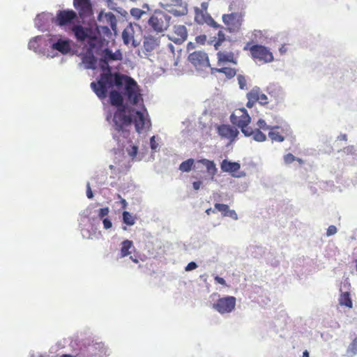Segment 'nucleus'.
Segmentation results:
<instances>
[{
  "mask_svg": "<svg viewBox=\"0 0 357 357\" xmlns=\"http://www.w3.org/2000/svg\"><path fill=\"white\" fill-rule=\"evenodd\" d=\"M100 66L105 73L100 75L97 83L95 82L91 83V87L97 96L102 99L107 96L109 89L114 86L121 89L123 86L126 75L119 73H112L109 66L108 65L107 68L106 64L100 61Z\"/></svg>",
  "mask_w": 357,
  "mask_h": 357,
  "instance_id": "nucleus-1",
  "label": "nucleus"
},
{
  "mask_svg": "<svg viewBox=\"0 0 357 357\" xmlns=\"http://www.w3.org/2000/svg\"><path fill=\"white\" fill-rule=\"evenodd\" d=\"M215 50L218 51L217 59L219 65L226 63L237 64V59L233 52V43L227 39L225 34L222 30H220L217 37L212 41Z\"/></svg>",
  "mask_w": 357,
  "mask_h": 357,
  "instance_id": "nucleus-2",
  "label": "nucleus"
},
{
  "mask_svg": "<svg viewBox=\"0 0 357 357\" xmlns=\"http://www.w3.org/2000/svg\"><path fill=\"white\" fill-rule=\"evenodd\" d=\"M171 19V16L165 11L155 10L150 16L147 24L150 30L160 33L169 28Z\"/></svg>",
  "mask_w": 357,
  "mask_h": 357,
  "instance_id": "nucleus-3",
  "label": "nucleus"
},
{
  "mask_svg": "<svg viewBox=\"0 0 357 357\" xmlns=\"http://www.w3.org/2000/svg\"><path fill=\"white\" fill-rule=\"evenodd\" d=\"M243 50H249L251 57L262 63H271L274 60L273 54L270 49L262 45H251V43H247Z\"/></svg>",
  "mask_w": 357,
  "mask_h": 357,
  "instance_id": "nucleus-4",
  "label": "nucleus"
},
{
  "mask_svg": "<svg viewBox=\"0 0 357 357\" xmlns=\"http://www.w3.org/2000/svg\"><path fill=\"white\" fill-rule=\"evenodd\" d=\"M231 122L241 128L245 136H251L252 128L248 127L251 118L245 108L236 109L230 116Z\"/></svg>",
  "mask_w": 357,
  "mask_h": 357,
  "instance_id": "nucleus-5",
  "label": "nucleus"
},
{
  "mask_svg": "<svg viewBox=\"0 0 357 357\" xmlns=\"http://www.w3.org/2000/svg\"><path fill=\"white\" fill-rule=\"evenodd\" d=\"M244 21V14L234 12L222 15V22L226 26V29L229 33H238Z\"/></svg>",
  "mask_w": 357,
  "mask_h": 357,
  "instance_id": "nucleus-6",
  "label": "nucleus"
},
{
  "mask_svg": "<svg viewBox=\"0 0 357 357\" xmlns=\"http://www.w3.org/2000/svg\"><path fill=\"white\" fill-rule=\"evenodd\" d=\"M123 84H125V95L128 101L132 105H137L141 96L137 82L132 78L126 75Z\"/></svg>",
  "mask_w": 357,
  "mask_h": 357,
  "instance_id": "nucleus-7",
  "label": "nucleus"
},
{
  "mask_svg": "<svg viewBox=\"0 0 357 357\" xmlns=\"http://www.w3.org/2000/svg\"><path fill=\"white\" fill-rule=\"evenodd\" d=\"M131 115L128 112L126 107L117 108L113 118L115 129L119 132L124 126H130L132 123Z\"/></svg>",
  "mask_w": 357,
  "mask_h": 357,
  "instance_id": "nucleus-8",
  "label": "nucleus"
},
{
  "mask_svg": "<svg viewBox=\"0 0 357 357\" xmlns=\"http://www.w3.org/2000/svg\"><path fill=\"white\" fill-rule=\"evenodd\" d=\"M236 302V300L234 296L222 297L213 303V308L220 314L230 313L235 309Z\"/></svg>",
  "mask_w": 357,
  "mask_h": 357,
  "instance_id": "nucleus-9",
  "label": "nucleus"
},
{
  "mask_svg": "<svg viewBox=\"0 0 357 357\" xmlns=\"http://www.w3.org/2000/svg\"><path fill=\"white\" fill-rule=\"evenodd\" d=\"M77 19V14L73 10H59L56 13L54 22L60 26L73 24Z\"/></svg>",
  "mask_w": 357,
  "mask_h": 357,
  "instance_id": "nucleus-10",
  "label": "nucleus"
},
{
  "mask_svg": "<svg viewBox=\"0 0 357 357\" xmlns=\"http://www.w3.org/2000/svg\"><path fill=\"white\" fill-rule=\"evenodd\" d=\"M188 59L197 69H202L210 66L207 54L202 51H195L190 54Z\"/></svg>",
  "mask_w": 357,
  "mask_h": 357,
  "instance_id": "nucleus-11",
  "label": "nucleus"
},
{
  "mask_svg": "<svg viewBox=\"0 0 357 357\" xmlns=\"http://www.w3.org/2000/svg\"><path fill=\"white\" fill-rule=\"evenodd\" d=\"M166 7H176L171 8L169 11L174 16L179 17L188 14V4L184 0H166Z\"/></svg>",
  "mask_w": 357,
  "mask_h": 357,
  "instance_id": "nucleus-12",
  "label": "nucleus"
},
{
  "mask_svg": "<svg viewBox=\"0 0 357 357\" xmlns=\"http://www.w3.org/2000/svg\"><path fill=\"white\" fill-rule=\"evenodd\" d=\"M128 112L132 114V123H134L136 131L141 132L146 126L150 125V121L146 120L144 114L139 111H137L133 108L128 109Z\"/></svg>",
  "mask_w": 357,
  "mask_h": 357,
  "instance_id": "nucleus-13",
  "label": "nucleus"
},
{
  "mask_svg": "<svg viewBox=\"0 0 357 357\" xmlns=\"http://www.w3.org/2000/svg\"><path fill=\"white\" fill-rule=\"evenodd\" d=\"M168 37L174 43L181 44L187 39V29L184 25H175L172 32L168 35Z\"/></svg>",
  "mask_w": 357,
  "mask_h": 357,
  "instance_id": "nucleus-14",
  "label": "nucleus"
},
{
  "mask_svg": "<svg viewBox=\"0 0 357 357\" xmlns=\"http://www.w3.org/2000/svg\"><path fill=\"white\" fill-rule=\"evenodd\" d=\"M73 6L82 19L89 17L93 13L90 0H73Z\"/></svg>",
  "mask_w": 357,
  "mask_h": 357,
  "instance_id": "nucleus-15",
  "label": "nucleus"
},
{
  "mask_svg": "<svg viewBox=\"0 0 357 357\" xmlns=\"http://www.w3.org/2000/svg\"><path fill=\"white\" fill-rule=\"evenodd\" d=\"M195 19L197 23L200 24H206L214 28L220 27V25L218 24L207 12H204V10H199V8H195Z\"/></svg>",
  "mask_w": 357,
  "mask_h": 357,
  "instance_id": "nucleus-16",
  "label": "nucleus"
},
{
  "mask_svg": "<svg viewBox=\"0 0 357 357\" xmlns=\"http://www.w3.org/2000/svg\"><path fill=\"white\" fill-rule=\"evenodd\" d=\"M217 131L222 138L228 139L231 142L234 141L239 133L236 128L227 124L218 126Z\"/></svg>",
  "mask_w": 357,
  "mask_h": 357,
  "instance_id": "nucleus-17",
  "label": "nucleus"
},
{
  "mask_svg": "<svg viewBox=\"0 0 357 357\" xmlns=\"http://www.w3.org/2000/svg\"><path fill=\"white\" fill-rule=\"evenodd\" d=\"M102 57L100 59V62L106 64L108 68V63L110 61H121L123 59L122 53L120 50H116L115 52L108 48L102 51Z\"/></svg>",
  "mask_w": 357,
  "mask_h": 357,
  "instance_id": "nucleus-18",
  "label": "nucleus"
},
{
  "mask_svg": "<svg viewBox=\"0 0 357 357\" xmlns=\"http://www.w3.org/2000/svg\"><path fill=\"white\" fill-rule=\"evenodd\" d=\"M51 48L61 52L62 54H66L71 50L70 40L68 39L60 38L52 44Z\"/></svg>",
  "mask_w": 357,
  "mask_h": 357,
  "instance_id": "nucleus-19",
  "label": "nucleus"
},
{
  "mask_svg": "<svg viewBox=\"0 0 357 357\" xmlns=\"http://www.w3.org/2000/svg\"><path fill=\"white\" fill-rule=\"evenodd\" d=\"M98 20L103 24H105V26H110L113 30H115L116 27V19L115 15L111 13H102L101 12L98 15Z\"/></svg>",
  "mask_w": 357,
  "mask_h": 357,
  "instance_id": "nucleus-20",
  "label": "nucleus"
},
{
  "mask_svg": "<svg viewBox=\"0 0 357 357\" xmlns=\"http://www.w3.org/2000/svg\"><path fill=\"white\" fill-rule=\"evenodd\" d=\"M72 31L78 41L82 42L87 38H90V30L88 28L83 27L82 25H74L72 27Z\"/></svg>",
  "mask_w": 357,
  "mask_h": 357,
  "instance_id": "nucleus-21",
  "label": "nucleus"
},
{
  "mask_svg": "<svg viewBox=\"0 0 357 357\" xmlns=\"http://www.w3.org/2000/svg\"><path fill=\"white\" fill-rule=\"evenodd\" d=\"M159 38L151 35L146 36L143 43L144 49L146 52H152L159 45Z\"/></svg>",
  "mask_w": 357,
  "mask_h": 357,
  "instance_id": "nucleus-22",
  "label": "nucleus"
},
{
  "mask_svg": "<svg viewBox=\"0 0 357 357\" xmlns=\"http://www.w3.org/2000/svg\"><path fill=\"white\" fill-rule=\"evenodd\" d=\"M220 167L222 172H229L234 175V173L240 169L241 165L238 162H231L225 159L221 162Z\"/></svg>",
  "mask_w": 357,
  "mask_h": 357,
  "instance_id": "nucleus-23",
  "label": "nucleus"
},
{
  "mask_svg": "<svg viewBox=\"0 0 357 357\" xmlns=\"http://www.w3.org/2000/svg\"><path fill=\"white\" fill-rule=\"evenodd\" d=\"M110 103L112 105L116 106L118 108H123L126 106L123 105V98L120 92L113 90L109 93Z\"/></svg>",
  "mask_w": 357,
  "mask_h": 357,
  "instance_id": "nucleus-24",
  "label": "nucleus"
},
{
  "mask_svg": "<svg viewBox=\"0 0 357 357\" xmlns=\"http://www.w3.org/2000/svg\"><path fill=\"white\" fill-rule=\"evenodd\" d=\"M122 38L126 45L132 43L134 47H137V44L135 43L134 30L132 26H128L124 29L122 33Z\"/></svg>",
  "mask_w": 357,
  "mask_h": 357,
  "instance_id": "nucleus-25",
  "label": "nucleus"
},
{
  "mask_svg": "<svg viewBox=\"0 0 357 357\" xmlns=\"http://www.w3.org/2000/svg\"><path fill=\"white\" fill-rule=\"evenodd\" d=\"M221 73L226 75L228 79L233 78L236 75V70L235 68L224 67L220 68H212L211 73Z\"/></svg>",
  "mask_w": 357,
  "mask_h": 357,
  "instance_id": "nucleus-26",
  "label": "nucleus"
},
{
  "mask_svg": "<svg viewBox=\"0 0 357 357\" xmlns=\"http://www.w3.org/2000/svg\"><path fill=\"white\" fill-rule=\"evenodd\" d=\"M199 162L202 163L206 168L207 172L214 176L217 173V168L215 162L213 160H209L208 159H201L199 160Z\"/></svg>",
  "mask_w": 357,
  "mask_h": 357,
  "instance_id": "nucleus-27",
  "label": "nucleus"
},
{
  "mask_svg": "<svg viewBox=\"0 0 357 357\" xmlns=\"http://www.w3.org/2000/svg\"><path fill=\"white\" fill-rule=\"evenodd\" d=\"M252 90L255 95L257 102H259V103L262 105H265L268 103L267 96L261 91L259 87L255 86L252 89Z\"/></svg>",
  "mask_w": 357,
  "mask_h": 357,
  "instance_id": "nucleus-28",
  "label": "nucleus"
},
{
  "mask_svg": "<svg viewBox=\"0 0 357 357\" xmlns=\"http://www.w3.org/2000/svg\"><path fill=\"white\" fill-rule=\"evenodd\" d=\"M339 304L341 306H346L349 308H352L353 303L350 297V294L348 291L341 293L339 298Z\"/></svg>",
  "mask_w": 357,
  "mask_h": 357,
  "instance_id": "nucleus-29",
  "label": "nucleus"
},
{
  "mask_svg": "<svg viewBox=\"0 0 357 357\" xmlns=\"http://www.w3.org/2000/svg\"><path fill=\"white\" fill-rule=\"evenodd\" d=\"M133 248V243L130 240H125L121 243V248L120 252V257L123 258L128 256L131 252L130 249Z\"/></svg>",
  "mask_w": 357,
  "mask_h": 357,
  "instance_id": "nucleus-30",
  "label": "nucleus"
},
{
  "mask_svg": "<svg viewBox=\"0 0 357 357\" xmlns=\"http://www.w3.org/2000/svg\"><path fill=\"white\" fill-rule=\"evenodd\" d=\"M83 63L87 65L88 68L94 69L96 64V59L92 53L86 54L83 57Z\"/></svg>",
  "mask_w": 357,
  "mask_h": 357,
  "instance_id": "nucleus-31",
  "label": "nucleus"
},
{
  "mask_svg": "<svg viewBox=\"0 0 357 357\" xmlns=\"http://www.w3.org/2000/svg\"><path fill=\"white\" fill-rule=\"evenodd\" d=\"M357 354V336L353 340V341L348 346L346 355L349 357H353Z\"/></svg>",
  "mask_w": 357,
  "mask_h": 357,
  "instance_id": "nucleus-32",
  "label": "nucleus"
},
{
  "mask_svg": "<svg viewBox=\"0 0 357 357\" xmlns=\"http://www.w3.org/2000/svg\"><path fill=\"white\" fill-rule=\"evenodd\" d=\"M279 128L278 126H273L271 128V131L268 132V137L272 141L281 142H283L284 138L282 136L280 132L275 131V129Z\"/></svg>",
  "mask_w": 357,
  "mask_h": 357,
  "instance_id": "nucleus-33",
  "label": "nucleus"
},
{
  "mask_svg": "<svg viewBox=\"0 0 357 357\" xmlns=\"http://www.w3.org/2000/svg\"><path fill=\"white\" fill-rule=\"evenodd\" d=\"M194 165V160L192 158L188 159L181 163L179 169L183 172H190Z\"/></svg>",
  "mask_w": 357,
  "mask_h": 357,
  "instance_id": "nucleus-34",
  "label": "nucleus"
},
{
  "mask_svg": "<svg viewBox=\"0 0 357 357\" xmlns=\"http://www.w3.org/2000/svg\"><path fill=\"white\" fill-rule=\"evenodd\" d=\"M136 221V217L132 215L128 211H123V222L127 225L132 226L135 225Z\"/></svg>",
  "mask_w": 357,
  "mask_h": 357,
  "instance_id": "nucleus-35",
  "label": "nucleus"
},
{
  "mask_svg": "<svg viewBox=\"0 0 357 357\" xmlns=\"http://www.w3.org/2000/svg\"><path fill=\"white\" fill-rule=\"evenodd\" d=\"M252 135L253 136V139L257 142H262L266 139V136L259 129H252L251 136Z\"/></svg>",
  "mask_w": 357,
  "mask_h": 357,
  "instance_id": "nucleus-36",
  "label": "nucleus"
},
{
  "mask_svg": "<svg viewBox=\"0 0 357 357\" xmlns=\"http://www.w3.org/2000/svg\"><path fill=\"white\" fill-rule=\"evenodd\" d=\"M41 39L40 36L35 37L30 40L29 42V48L30 50H33L35 52H37L40 47V45L38 44V40Z\"/></svg>",
  "mask_w": 357,
  "mask_h": 357,
  "instance_id": "nucleus-37",
  "label": "nucleus"
},
{
  "mask_svg": "<svg viewBox=\"0 0 357 357\" xmlns=\"http://www.w3.org/2000/svg\"><path fill=\"white\" fill-rule=\"evenodd\" d=\"M246 96L248 98V102H247L246 106L248 108H252L253 107V105H255V103L257 102V100L255 98V95L254 92H252V89L250 90V92H248L247 93Z\"/></svg>",
  "mask_w": 357,
  "mask_h": 357,
  "instance_id": "nucleus-38",
  "label": "nucleus"
},
{
  "mask_svg": "<svg viewBox=\"0 0 357 357\" xmlns=\"http://www.w3.org/2000/svg\"><path fill=\"white\" fill-rule=\"evenodd\" d=\"M144 14H146L145 11L137 8H133L130 10V15L137 20H139Z\"/></svg>",
  "mask_w": 357,
  "mask_h": 357,
  "instance_id": "nucleus-39",
  "label": "nucleus"
},
{
  "mask_svg": "<svg viewBox=\"0 0 357 357\" xmlns=\"http://www.w3.org/2000/svg\"><path fill=\"white\" fill-rule=\"evenodd\" d=\"M215 208L218 211L221 212L223 216L227 215V212L229 211V206L227 204L216 203L215 204Z\"/></svg>",
  "mask_w": 357,
  "mask_h": 357,
  "instance_id": "nucleus-40",
  "label": "nucleus"
},
{
  "mask_svg": "<svg viewBox=\"0 0 357 357\" xmlns=\"http://www.w3.org/2000/svg\"><path fill=\"white\" fill-rule=\"evenodd\" d=\"M238 82L239 84V87L241 89H245L247 88V82L245 77L242 75H238L237 76Z\"/></svg>",
  "mask_w": 357,
  "mask_h": 357,
  "instance_id": "nucleus-41",
  "label": "nucleus"
},
{
  "mask_svg": "<svg viewBox=\"0 0 357 357\" xmlns=\"http://www.w3.org/2000/svg\"><path fill=\"white\" fill-rule=\"evenodd\" d=\"M128 155L134 158L136 157L138 152V147L135 145L131 146L129 149H127Z\"/></svg>",
  "mask_w": 357,
  "mask_h": 357,
  "instance_id": "nucleus-42",
  "label": "nucleus"
},
{
  "mask_svg": "<svg viewBox=\"0 0 357 357\" xmlns=\"http://www.w3.org/2000/svg\"><path fill=\"white\" fill-rule=\"evenodd\" d=\"M257 126H258V128L259 130L260 129H262V130H271V128L272 127H270L268 126L266 121L263 119H259L258 121H257Z\"/></svg>",
  "mask_w": 357,
  "mask_h": 357,
  "instance_id": "nucleus-43",
  "label": "nucleus"
},
{
  "mask_svg": "<svg viewBox=\"0 0 357 357\" xmlns=\"http://www.w3.org/2000/svg\"><path fill=\"white\" fill-rule=\"evenodd\" d=\"M284 160L285 163L290 164L296 160V157L291 153H288L284 155Z\"/></svg>",
  "mask_w": 357,
  "mask_h": 357,
  "instance_id": "nucleus-44",
  "label": "nucleus"
},
{
  "mask_svg": "<svg viewBox=\"0 0 357 357\" xmlns=\"http://www.w3.org/2000/svg\"><path fill=\"white\" fill-rule=\"evenodd\" d=\"M109 208L108 207H105V208H102L100 209L99 211V213H98V216L100 218H104L105 216L107 215L108 213H109Z\"/></svg>",
  "mask_w": 357,
  "mask_h": 357,
  "instance_id": "nucleus-45",
  "label": "nucleus"
},
{
  "mask_svg": "<svg viewBox=\"0 0 357 357\" xmlns=\"http://www.w3.org/2000/svg\"><path fill=\"white\" fill-rule=\"evenodd\" d=\"M150 146L152 150L155 151L158 146V142L155 141V136H153L150 139Z\"/></svg>",
  "mask_w": 357,
  "mask_h": 357,
  "instance_id": "nucleus-46",
  "label": "nucleus"
},
{
  "mask_svg": "<svg viewBox=\"0 0 357 357\" xmlns=\"http://www.w3.org/2000/svg\"><path fill=\"white\" fill-rule=\"evenodd\" d=\"M337 232V228L334 225H331L327 229L326 234L327 236H332Z\"/></svg>",
  "mask_w": 357,
  "mask_h": 357,
  "instance_id": "nucleus-47",
  "label": "nucleus"
},
{
  "mask_svg": "<svg viewBox=\"0 0 357 357\" xmlns=\"http://www.w3.org/2000/svg\"><path fill=\"white\" fill-rule=\"evenodd\" d=\"M197 267V265L195 262L194 261H191L185 267V270L186 271H192V270H194Z\"/></svg>",
  "mask_w": 357,
  "mask_h": 357,
  "instance_id": "nucleus-48",
  "label": "nucleus"
},
{
  "mask_svg": "<svg viewBox=\"0 0 357 357\" xmlns=\"http://www.w3.org/2000/svg\"><path fill=\"white\" fill-rule=\"evenodd\" d=\"M102 222H103V225H104L105 229H108L112 227V223L109 219L105 218Z\"/></svg>",
  "mask_w": 357,
  "mask_h": 357,
  "instance_id": "nucleus-49",
  "label": "nucleus"
},
{
  "mask_svg": "<svg viewBox=\"0 0 357 357\" xmlns=\"http://www.w3.org/2000/svg\"><path fill=\"white\" fill-rule=\"evenodd\" d=\"M262 36V31L260 30H254L252 32V40H257V38Z\"/></svg>",
  "mask_w": 357,
  "mask_h": 357,
  "instance_id": "nucleus-50",
  "label": "nucleus"
},
{
  "mask_svg": "<svg viewBox=\"0 0 357 357\" xmlns=\"http://www.w3.org/2000/svg\"><path fill=\"white\" fill-rule=\"evenodd\" d=\"M86 196H87V197L89 199H92L93 197V192L91 190V188L89 183H87Z\"/></svg>",
  "mask_w": 357,
  "mask_h": 357,
  "instance_id": "nucleus-51",
  "label": "nucleus"
},
{
  "mask_svg": "<svg viewBox=\"0 0 357 357\" xmlns=\"http://www.w3.org/2000/svg\"><path fill=\"white\" fill-rule=\"evenodd\" d=\"M206 40V36L205 35H201L196 38V41L200 44H204Z\"/></svg>",
  "mask_w": 357,
  "mask_h": 357,
  "instance_id": "nucleus-52",
  "label": "nucleus"
},
{
  "mask_svg": "<svg viewBox=\"0 0 357 357\" xmlns=\"http://www.w3.org/2000/svg\"><path fill=\"white\" fill-rule=\"evenodd\" d=\"M227 216H229V217H231V218H233L234 220H237L238 219L237 213H236V211L234 210H229V211L227 212Z\"/></svg>",
  "mask_w": 357,
  "mask_h": 357,
  "instance_id": "nucleus-53",
  "label": "nucleus"
},
{
  "mask_svg": "<svg viewBox=\"0 0 357 357\" xmlns=\"http://www.w3.org/2000/svg\"><path fill=\"white\" fill-rule=\"evenodd\" d=\"M214 280L216 283L220 284L222 285H226V282L222 278L216 275L214 277Z\"/></svg>",
  "mask_w": 357,
  "mask_h": 357,
  "instance_id": "nucleus-54",
  "label": "nucleus"
},
{
  "mask_svg": "<svg viewBox=\"0 0 357 357\" xmlns=\"http://www.w3.org/2000/svg\"><path fill=\"white\" fill-rule=\"evenodd\" d=\"M118 198H119L121 199L120 202L121 204L122 208H123V209L126 208L127 205H128L126 200L125 199L122 198L120 195H118Z\"/></svg>",
  "mask_w": 357,
  "mask_h": 357,
  "instance_id": "nucleus-55",
  "label": "nucleus"
},
{
  "mask_svg": "<svg viewBox=\"0 0 357 357\" xmlns=\"http://www.w3.org/2000/svg\"><path fill=\"white\" fill-rule=\"evenodd\" d=\"M167 49L169 50L171 54L174 57V47L172 43L168 44Z\"/></svg>",
  "mask_w": 357,
  "mask_h": 357,
  "instance_id": "nucleus-56",
  "label": "nucleus"
},
{
  "mask_svg": "<svg viewBox=\"0 0 357 357\" xmlns=\"http://www.w3.org/2000/svg\"><path fill=\"white\" fill-rule=\"evenodd\" d=\"M208 3L207 2H202L201 4V8L199 10H204V12H207Z\"/></svg>",
  "mask_w": 357,
  "mask_h": 357,
  "instance_id": "nucleus-57",
  "label": "nucleus"
},
{
  "mask_svg": "<svg viewBox=\"0 0 357 357\" xmlns=\"http://www.w3.org/2000/svg\"><path fill=\"white\" fill-rule=\"evenodd\" d=\"M202 185V182L201 181H195L193 182L192 183V185H193V188L196 190H199L200 186Z\"/></svg>",
  "mask_w": 357,
  "mask_h": 357,
  "instance_id": "nucleus-58",
  "label": "nucleus"
},
{
  "mask_svg": "<svg viewBox=\"0 0 357 357\" xmlns=\"http://www.w3.org/2000/svg\"><path fill=\"white\" fill-rule=\"evenodd\" d=\"M130 259L135 264H137L139 262V260L136 257H133L131 256Z\"/></svg>",
  "mask_w": 357,
  "mask_h": 357,
  "instance_id": "nucleus-59",
  "label": "nucleus"
},
{
  "mask_svg": "<svg viewBox=\"0 0 357 357\" xmlns=\"http://www.w3.org/2000/svg\"><path fill=\"white\" fill-rule=\"evenodd\" d=\"M280 52L281 54H284L286 52V48L284 47V45L280 48Z\"/></svg>",
  "mask_w": 357,
  "mask_h": 357,
  "instance_id": "nucleus-60",
  "label": "nucleus"
},
{
  "mask_svg": "<svg viewBox=\"0 0 357 357\" xmlns=\"http://www.w3.org/2000/svg\"><path fill=\"white\" fill-rule=\"evenodd\" d=\"M302 357H309V353L307 350L303 351Z\"/></svg>",
  "mask_w": 357,
  "mask_h": 357,
  "instance_id": "nucleus-61",
  "label": "nucleus"
},
{
  "mask_svg": "<svg viewBox=\"0 0 357 357\" xmlns=\"http://www.w3.org/2000/svg\"><path fill=\"white\" fill-rule=\"evenodd\" d=\"M214 211L212 210L211 208H208L206 210V213L208 214V215H210L211 213H213Z\"/></svg>",
  "mask_w": 357,
  "mask_h": 357,
  "instance_id": "nucleus-62",
  "label": "nucleus"
},
{
  "mask_svg": "<svg viewBox=\"0 0 357 357\" xmlns=\"http://www.w3.org/2000/svg\"><path fill=\"white\" fill-rule=\"evenodd\" d=\"M91 39L92 38H90V40H91ZM89 43L91 48H93L95 47V45L92 43L91 41H89Z\"/></svg>",
  "mask_w": 357,
  "mask_h": 357,
  "instance_id": "nucleus-63",
  "label": "nucleus"
},
{
  "mask_svg": "<svg viewBox=\"0 0 357 357\" xmlns=\"http://www.w3.org/2000/svg\"><path fill=\"white\" fill-rule=\"evenodd\" d=\"M61 357H74L70 354H63Z\"/></svg>",
  "mask_w": 357,
  "mask_h": 357,
  "instance_id": "nucleus-64",
  "label": "nucleus"
}]
</instances>
